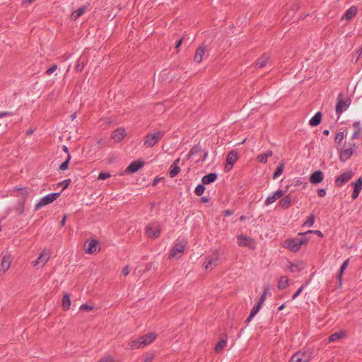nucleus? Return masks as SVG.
Returning <instances> with one entry per match:
<instances>
[{
	"label": "nucleus",
	"mask_w": 362,
	"mask_h": 362,
	"mask_svg": "<svg viewBox=\"0 0 362 362\" xmlns=\"http://www.w3.org/2000/svg\"><path fill=\"white\" fill-rule=\"evenodd\" d=\"M156 339V334L153 332L144 334L136 339L130 341L127 344V348L129 349H136L144 347Z\"/></svg>",
	"instance_id": "1"
},
{
	"label": "nucleus",
	"mask_w": 362,
	"mask_h": 362,
	"mask_svg": "<svg viewBox=\"0 0 362 362\" xmlns=\"http://www.w3.org/2000/svg\"><path fill=\"white\" fill-rule=\"evenodd\" d=\"M308 242V238L307 237H296L294 238L286 240L284 242V247L293 252H296L299 251L302 245L307 244Z\"/></svg>",
	"instance_id": "2"
},
{
	"label": "nucleus",
	"mask_w": 362,
	"mask_h": 362,
	"mask_svg": "<svg viewBox=\"0 0 362 362\" xmlns=\"http://www.w3.org/2000/svg\"><path fill=\"white\" fill-rule=\"evenodd\" d=\"M165 135L163 131H158L153 134H147L144 139V146L147 148L154 146Z\"/></svg>",
	"instance_id": "3"
},
{
	"label": "nucleus",
	"mask_w": 362,
	"mask_h": 362,
	"mask_svg": "<svg viewBox=\"0 0 362 362\" xmlns=\"http://www.w3.org/2000/svg\"><path fill=\"white\" fill-rule=\"evenodd\" d=\"M351 100L349 98L344 99V94L340 93L337 98V104L335 106L336 113L340 116L350 105Z\"/></svg>",
	"instance_id": "4"
},
{
	"label": "nucleus",
	"mask_w": 362,
	"mask_h": 362,
	"mask_svg": "<svg viewBox=\"0 0 362 362\" xmlns=\"http://www.w3.org/2000/svg\"><path fill=\"white\" fill-rule=\"evenodd\" d=\"M60 196L59 192H53L50 193L42 198L36 204L35 206V210L37 211L41 209L42 206L47 205L49 204L52 203L54 200H56Z\"/></svg>",
	"instance_id": "5"
},
{
	"label": "nucleus",
	"mask_w": 362,
	"mask_h": 362,
	"mask_svg": "<svg viewBox=\"0 0 362 362\" xmlns=\"http://www.w3.org/2000/svg\"><path fill=\"white\" fill-rule=\"evenodd\" d=\"M237 240L240 247H247L251 250H255L256 247L255 242L252 238L241 234L237 235Z\"/></svg>",
	"instance_id": "6"
},
{
	"label": "nucleus",
	"mask_w": 362,
	"mask_h": 362,
	"mask_svg": "<svg viewBox=\"0 0 362 362\" xmlns=\"http://www.w3.org/2000/svg\"><path fill=\"white\" fill-rule=\"evenodd\" d=\"M354 176V173L351 170L346 171L341 173L339 176L336 177L334 183L337 187H342L345 183L349 181Z\"/></svg>",
	"instance_id": "7"
},
{
	"label": "nucleus",
	"mask_w": 362,
	"mask_h": 362,
	"mask_svg": "<svg viewBox=\"0 0 362 362\" xmlns=\"http://www.w3.org/2000/svg\"><path fill=\"white\" fill-rule=\"evenodd\" d=\"M16 190L17 191H20L21 192V194L22 195L21 198H20L19 199V204L21 205V211L19 212V214H22L24 211V206H25V203L26 202V199H27V196L28 195V194H30L32 191V189L29 187H16L15 188Z\"/></svg>",
	"instance_id": "8"
},
{
	"label": "nucleus",
	"mask_w": 362,
	"mask_h": 362,
	"mask_svg": "<svg viewBox=\"0 0 362 362\" xmlns=\"http://www.w3.org/2000/svg\"><path fill=\"white\" fill-rule=\"evenodd\" d=\"M238 160V153L235 151H230L226 157V164L225 165V170L230 171L235 163Z\"/></svg>",
	"instance_id": "9"
},
{
	"label": "nucleus",
	"mask_w": 362,
	"mask_h": 362,
	"mask_svg": "<svg viewBox=\"0 0 362 362\" xmlns=\"http://www.w3.org/2000/svg\"><path fill=\"white\" fill-rule=\"evenodd\" d=\"M185 248V245L183 244L181 241L177 240L175 243V245L169 255V258H173L177 256L178 254H181L184 252Z\"/></svg>",
	"instance_id": "10"
},
{
	"label": "nucleus",
	"mask_w": 362,
	"mask_h": 362,
	"mask_svg": "<svg viewBox=\"0 0 362 362\" xmlns=\"http://www.w3.org/2000/svg\"><path fill=\"white\" fill-rule=\"evenodd\" d=\"M127 135L124 128L119 127L115 129L111 135V138L117 143L122 141Z\"/></svg>",
	"instance_id": "11"
},
{
	"label": "nucleus",
	"mask_w": 362,
	"mask_h": 362,
	"mask_svg": "<svg viewBox=\"0 0 362 362\" xmlns=\"http://www.w3.org/2000/svg\"><path fill=\"white\" fill-rule=\"evenodd\" d=\"M144 165V161L136 160L132 161L126 168V173H134L139 171Z\"/></svg>",
	"instance_id": "12"
},
{
	"label": "nucleus",
	"mask_w": 362,
	"mask_h": 362,
	"mask_svg": "<svg viewBox=\"0 0 362 362\" xmlns=\"http://www.w3.org/2000/svg\"><path fill=\"white\" fill-rule=\"evenodd\" d=\"M98 241L96 240H91L90 241H87L85 244V246L87 245L85 249L86 252L88 254H93L99 251L100 248H98Z\"/></svg>",
	"instance_id": "13"
},
{
	"label": "nucleus",
	"mask_w": 362,
	"mask_h": 362,
	"mask_svg": "<svg viewBox=\"0 0 362 362\" xmlns=\"http://www.w3.org/2000/svg\"><path fill=\"white\" fill-rule=\"evenodd\" d=\"M351 147L346 149H343L340 151L339 153V160L341 162H345L348 160L354 153V148L355 147V144H350Z\"/></svg>",
	"instance_id": "14"
},
{
	"label": "nucleus",
	"mask_w": 362,
	"mask_h": 362,
	"mask_svg": "<svg viewBox=\"0 0 362 362\" xmlns=\"http://www.w3.org/2000/svg\"><path fill=\"white\" fill-rule=\"evenodd\" d=\"M323 179H324V174H323V172L321 171L320 170L313 172L310 175V178H309L310 183H312L313 185H317V184L320 183L321 182H322Z\"/></svg>",
	"instance_id": "15"
},
{
	"label": "nucleus",
	"mask_w": 362,
	"mask_h": 362,
	"mask_svg": "<svg viewBox=\"0 0 362 362\" xmlns=\"http://www.w3.org/2000/svg\"><path fill=\"white\" fill-rule=\"evenodd\" d=\"M285 194V192L279 189L274 192L272 194H270L267 197V198L265 200L264 204L265 206H269L271 204L274 203L277 199L280 198L281 197L284 196Z\"/></svg>",
	"instance_id": "16"
},
{
	"label": "nucleus",
	"mask_w": 362,
	"mask_h": 362,
	"mask_svg": "<svg viewBox=\"0 0 362 362\" xmlns=\"http://www.w3.org/2000/svg\"><path fill=\"white\" fill-rule=\"evenodd\" d=\"M146 232L147 235L151 238H157L160 234V229L158 227L153 228L150 226L146 227Z\"/></svg>",
	"instance_id": "17"
},
{
	"label": "nucleus",
	"mask_w": 362,
	"mask_h": 362,
	"mask_svg": "<svg viewBox=\"0 0 362 362\" xmlns=\"http://www.w3.org/2000/svg\"><path fill=\"white\" fill-rule=\"evenodd\" d=\"M262 306V304L259 303V302H257V304L254 305V307L252 308V309L249 316L247 317V318L245 321V323L246 325L249 324V322L252 320V318L259 311V310L261 309Z\"/></svg>",
	"instance_id": "18"
},
{
	"label": "nucleus",
	"mask_w": 362,
	"mask_h": 362,
	"mask_svg": "<svg viewBox=\"0 0 362 362\" xmlns=\"http://www.w3.org/2000/svg\"><path fill=\"white\" fill-rule=\"evenodd\" d=\"M205 51L206 49L204 46H200L197 49L195 55L194 57V61L196 63L199 64L202 61Z\"/></svg>",
	"instance_id": "19"
},
{
	"label": "nucleus",
	"mask_w": 362,
	"mask_h": 362,
	"mask_svg": "<svg viewBox=\"0 0 362 362\" xmlns=\"http://www.w3.org/2000/svg\"><path fill=\"white\" fill-rule=\"evenodd\" d=\"M322 119V113L321 112H317L315 115L310 119L309 124L311 127H317L318 126Z\"/></svg>",
	"instance_id": "20"
},
{
	"label": "nucleus",
	"mask_w": 362,
	"mask_h": 362,
	"mask_svg": "<svg viewBox=\"0 0 362 362\" xmlns=\"http://www.w3.org/2000/svg\"><path fill=\"white\" fill-rule=\"evenodd\" d=\"M11 262L12 259L10 255H5L3 257L1 263V267L2 268L3 273H4L6 270L9 269Z\"/></svg>",
	"instance_id": "21"
},
{
	"label": "nucleus",
	"mask_w": 362,
	"mask_h": 362,
	"mask_svg": "<svg viewBox=\"0 0 362 362\" xmlns=\"http://www.w3.org/2000/svg\"><path fill=\"white\" fill-rule=\"evenodd\" d=\"M216 179L217 174L215 173H211L204 175L202 179V182L204 185H209L214 182Z\"/></svg>",
	"instance_id": "22"
},
{
	"label": "nucleus",
	"mask_w": 362,
	"mask_h": 362,
	"mask_svg": "<svg viewBox=\"0 0 362 362\" xmlns=\"http://www.w3.org/2000/svg\"><path fill=\"white\" fill-rule=\"evenodd\" d=\"M269 59V54H264L256 61L255 66L258 68H262L267 64Z\"/></svg>",
	"instance_id": "23"
},
{
	"label": "nucleus",
	"mask_w": 362,
	"mask_h": 362,
	"mask_svg": "<svg viewBox=\"0 0 362 362\" xmlns=\"http://www.w3.org/2000/svg\"><path fill=\"white\" fill-rule=\"evenodd\" d=\"M357 11V8L355 6H352L348 10H346L344 14L343 18H346V20H351L356 16Z\"/></svg>",
	"instance_id": "24"
},
{
	"label": "nucleus",
	"mask_w": 362,
	"mask_h": 362,
	"mask_svg": "<svg viewBox=\"0 0 362 362\" xmlns=\"http://www.w3.org/2000/svg\"><path fill=\"white\" fill-rule=\"evenodd\" d=\"M291 202V196L286 195L279 202V204L284 209H287L290 207Z\"/></svg>",
	"instance_id": "25"
},
{
	"label": "nucleus",
	"mask_w": 362,
	"mask_h": 362,
	"mask_svg": "<svg viewBox=\"0 0 362 362\" xmlns=\"http://www.w3.org/2000/svg\"><path fill=\"white\" fill-rule=\"evenodd\" d=\"M349 263V259H346L341 265V267L339 269V271L337 274V279L339 281V285L341 284V279H342V274L344 272V270L347 268Z\"/></svg>",
	"instance_id": "26"
},
{
	"label": "nucleus",
	"mask_w": 362,
	"mask_h": 362,
	"mask_svg": "<svg viewBox=\"0 0 362 362\" xmlns=\"http://www.w3.org/2000/svg\"><path fill=\"white\" fill-rule=\"evenodd\" d=\"M298 354L300 355V359L303 362H309L312 358V353L309 351H297Z\"/></svg>",
	"instance_id": "27"
},
{
	"label": "nucleus",
	"mask_w": 362,
	"mask_h": 362,
	"mask_svg": "<svg viewBox=\"0 0 362 362\" xmlns=\"http://www.w3.org/2000/svg\"><path fill=\"white\" fill-rule=\"evenodd\" d=\"M273 155L272 151H267L266 153L259 155L257 157V160L260 163H266L267 162V159L269 157H271Z\"/></svg>",
	"instance_id": "28"
},
{
	"label": "nucleus",
	"mask_w": 362,
	"mask_h": 362,
	"mask_svg": "<svg viewBox=\"0 0 362 362\" xmlns=\"http://www.w3.org/2000/svg\"><path fill=\"white\" fill-rule=\"evenodd\" d=\"M86 10V6H85L78 8L71 13V19L76 21L85 13Z\"/></svg>",
	"instance_id": "29"
},
{
	"label": "nucleus",
	"mask_w": 362,
	"mask_h": 362,
	"mask_svg": "<svg viewBox=\"0 0 362 362\" xmlns=\"http://www.w3.org/2000/svg\"><path fill=\"white\" fill-rule=\"evenodd\" d=\"M49 259V256L48 254L46 253H41L38 258L36 259L35 263L33 264L34 266H35L37 264L42 263V264H45Z\"/></svg>",
	"instance_id": "30"
},
{
	"label": "nucleus",
	"mask_w": 362,
	"mask_h": 362,
	"mask_svg": "<svg viewBox=\"0 0 362 362\" xmlns=\"http://www.w3.org/2000/svg\"><path fill=\"white\" fill-rule=\"evenodd\" d=\"M288 286V279L287 277L281 276L278 282V288L284 290Z\"/></svg>",
	"instance_id": "31"
},
{
	"label": "nucleus",
	"mask_w": 362,
	"mask_h": 362,
	"mask_svg": "<svg viewBox=\"0 0 362 362\" xmlns=\"http://www.w3.org/2000/svg\"><path fill=\"white\" fill-rule=\"evenodd\" d=\"M62 308L64 310H68L71 306V300L69 295L66 293L62 298Z\"/></svg>",
	"instance_id": "32"
},
{
	"label": "nucleus",
	"mask_w": 362,
	"mask_h": 362,
	"mask_svg": "<svg viewBox=\"0 0 362 362\" xmlns=\"http://www.w3.org/2000/svg\"><path fill=\"white\" fill-rule=\"evenodd\" d=\"M201 151H202V147L199 144L193 146L187 156V159H189V158H191L193 156L197 155V153H199Z\"/></svg>",
	"instance_id": "33"
},
{
	"label": "nucleus",
	"mask_w": 362,
	"mask_h": 362,
	"mask_svg": "<svg viewBox=\"0 0 362 362\" xmlns=\"http://www.w3.org/2000/svg\"><path fill=\"white\" fill-rule=\"evenodd\" d=\"M284 168V163H280L273 174V179L275 180V179L278 178L283 173Z\"/></svg>",
	"instance_id": "34"
},
{
	"label": "nucleus",
	"mask_w": 362,
	"mask_h": 362,
	"mask_svg": "<svg viewBox=\"0 0 362 362\" xmlns=\"http://www.w3.org/2000/svg\"><path fill=\"white\" fill-rule=\"evenodd\" d=\"M180 168L179 166H173L170 165V170H169V176L171 178L175 177L177 176L179 173L180 172Z\"/></svg>",
	"instance_id": "35"
},
{
	"label": "nucleus",
	"mask_w": 362,
	"mask_h": 362,
	"mask_svg": "<svg viewBox=\"0 0 362 362\" xmlns=\"http://www.w3.org/2000/svg\"><path fill=\"white\" fill-rule=\"evenodd\" d=\"M315 221V216L313 214H311L307 218V220L303 223V226L311 227L313 226Z\"/></svg>",
	"instance_id": "36"
},
{
	"label": "nucleus",
	"mask_w": 362,
	"mask_h": 362,
	"mask_svg": "<svg viewBox=\"0 0 362 362\" xmlns=\"http://www.w3.org/2000/svg\"><path fill=\"white\" fill-rule=\"evenodd\" d=\"M218 261V258H214L209 260L207 262L204 264V268L206 269H212L214 267L217 265V262Z\"/></svg>",
	"instance_id": "37"
},
{
	"label": "nucleus",
	"mask_w": 362,
	"mask_h": 362,
	"mask_svg": "<svg viewBox=\"0 0 362 362\" xmlns=\"http://www.w3.org/2000/svg\"><path fill=\"white\" fill-rule=\"evenodd\" d=\"M351 185L354 186V190L361 192L362 189V178L361 177H358L355 182H351Z\"/></svg>",
	"instance_id": "38"
},
{
	"label": "nucleus",
	"mask_w": 362,
	"mask_h": 362,
	"mask_svg": "<svg viewBox=\"0 0 362 362\" xmlns=\"http://www.w3.org/2000/svg\"><path fill=\"white\" fill-rule=\"evenodd\" d=\"M344 336V332H334L329 337V341H335L339 339H341Z\"/></svg>",
	"instance_id": "39"
},
{
	"label": "nucleus",
	"mask_w": 362,
	"mask_h": 362,
	"mask_svg": "<svg viewBox=\"0 0 362 362\" xmlns=\"http://www.w3.org/2000/svg\"><path fill=\"white\" fill-rule=\"evenodd\" d=\"M226 345V341L224 339H221L220 341H218V343L215 346V348H214L215 351L216 353L221 352Z\"/></svg>",
	"instance_id": "40"
},
{
	"label": "nucleus",
	"mask_w": 362,
	"mask_h": 362,
	"mask_svg": "<svg viewBox=\"0 0 362 362\" xmlns=\"http://www.w3.org/2000/svg\"><path fill=\"white\" fill-rule=\"evenodd\" d=\"M70 160H71V155L69 154L67 156L66 159L63 163H62L61 165H59V170H62V171L67 170L69 168V164Z\"/></svg>",
	"instance_id": "41"
},
{
	"label": "nucleus",
	"mask_w": 362,
	"mask_h": 362,
	"mask_svg": "<svg viewBox=\"0 0 362 362\" xmlns=\"http://www.w3.org/2000/svg\"><path fill=\"white\" fill-rule=\"evenodd\" d=\"M269 292V286H264V289H263V292H262L258 302L263 305V303L266 299L267 295Z\"/></svg>",
	"instance_id": "42"
},
{
	"label": "nucleus",
	"mask_w": 362,
	"mask_h": 362,
	"mask_svg": "<svg viewBox=\"0 0 362 362\" xmlns=\"http://www.w3.org/2000/svg\"><path fill=\"white\" fill-rule=\"evenodd\" d=\"M205 189L206 188H205L204 185L203 183L202 184H199L196 187V188H195L194 193L197 196H201V195H202L204 194Z\"/></svg>",
	"instance_id": "43"
},
{
	"label": "nucleus",
	"mask_w": 362,
	"mask_h": 362,
	"mask_svg": "<svg viewBox=\"0 0 362 362\" xmlns=\"http://www.w3.org/2000/svg\"><path fill=\"white\" fill-rule=\"evenodd\" d=\"M344 137V132H339L336 134L334 141L337 144H340Z\"/></svg>",
	"instance_id": "44"
},
{
	"label": "nucleus",
	"mask_w": 362,
	"mask_h": 362,
	"mask_svg": "<svg viewBox=\"0 0 362 362\" xmlns=\"http://www.w3.org/2000/svg\"><path fill=\"white\" fill-rule=\"evenodd\" d=\"M154 357V353H147L144 357L143 362H152Z\"/></svg>",
	"instance_id": "45"
},
{
	"label": "nucleus",
	"mask_w": 362,
	"mask_h": 362,
	"mask_svg": "<svg viewBox=\"0 0 362 362\" xmlns=\"http://www.w3.org/2000/svg\"><path fill=\"white\" fill-rule=\"evenodd\" d=\"M300 355L298 354V353H295L291 358L288 362H303V361L300 359Z\"/></svg>",
	"instance_id": "46"
},
{
	"label": "nucleus",
	"mask_w": 362,
	"mask_h": 362,
	"mask_svg": "<svg viewBox=\"0 0 362 362\" xmlns=\"http://www.w3.org/2000/svg\"><path fill=\"white\" fill-rule=\"evenodd\" d=\"M98 362H115V358L112 356L108 355L100 358Z\"/></svg>",
	"instance_id": "47"
},
{
	"label": "nucleus",
	"mask_w": 362,
	"mask_h": 362,
	"mask_svg": "<svg viewBox=\"0 0 362 362\" xmlns=\"http://www.w3.org/2000/svg\"><path fill=\"white\" fill-rule=\"evenodd\" d=\"M110 177V174L109 173H100L98 179L101 180H105Z\"/></svg>",
	"instance_id": "48"
},
{
	"label": "nucleus",
	"mask_w": 362,
	"mask_h": 362,
	"mask_svg": "<svg viewBox=\"0 0 362 362\" xmlns=\"http://www.w3.org/2000/svg\"><path fill=\"white\" fill-rule=\"evenodd\" d=\"M305 285H302L296 291V293L292 296L291 298L292 300H294L296 299L301 293L302 291H303V289L305 288Z\"/></svg>",
	"instance_id": "49"
},
{
	"label": "nucleus",
	"mask_w": 362,
	"mask_h": 362,
	"mask_svg": "<svg viewBox=\"0 0 362 362\" xmlns=\"http://www.w3.org/2000/svg\"><path fill=\"white\" fill-rule=\"evenodd\" d=\"M93 309V306L88 305L86 303L82 304L80 307L81 310L86 311V312L92 310Z\"/></svg>",
	"instance_id": "50"
},
{
	"label": "nucleus",
	"mask_w": 362,
	"mask_h": 362,
	"mask_svg": "<svg viewBox=\"0 0 362 362\" xmlns=\"http://www.w3.org/2000/svg\"><path fill=\"white\" fill-rule=\"evenodd\" d=\"M57 65L54 64L46 71V74L47 75H50L52 73H54L57 70Z\"/></svg>",
	"instance_id": "51"
},
{
	"label": "nucleus",
	"mask_w": 362,
	"mask_h": 362,
	"mask_svg": "<svg viewBox=\"0 0 362 362\" xmlns=\"http://www.w3.org/2000/svg\"><path fill=\"white\" fill-rule=\"evenodd\" d=\"M292 267L296 268V269L298 271H300V270L303 269V267L301 266V264H291V266H290L289 269H290V271L291 272H295L294 269H292Z\"/></svg>",
	"instance_id": "52"
},
{
	"label": "nucleus",
	"mask_w": 362,
	"mask_h": 362,
	"mask_svg": "<svg viewBox=\"0 0 362 362\" xmlns=\"http://www.w3.org/2000/svg\"><path fill=\"white\" fill-rule=\"evenodd\" d=\"M13 115H14V113L12 112H8V111L1 112L0 111V118H3L5 117H8V116H13Z\"/></svg>",
	"instance_id": "53"
},
{
	"label": "nucleus",
	"mask_w": 362,
	"mask_h": 362,
	"mask_svg": "<svg viewBox=\"0 0 362 362\" xmlns=\"http://www.w3.org/2000/svg\"><path fill=\"white\" fill-rule=\"evenodd\" d=\"M70 183H71V180L70 179H67V180H63L61 183H59V185H63V189H66V187H69Z\"/></svg>",
	"instance_id": "54"
},
{
	"label": "nucleus",
	"mask_w": 362,
	"mask_h": 362,
	"mask_svg": "<svg viewBox=\"0 0 362 362\" xmlns=\"http://www.w3.org/2000/svg\"><path fill=\"white\" fill-rule=\"evenodd\" d=\"M34 1H35V0H23L22 2H21V6L23 7H27L30 4L33 3Z\"/></svg>",
	"instance_id": "55"
},
{
	"label": "nucleus",
	"mask_w": 362,
	"mask_h": 362,
	"mask_svg": "<svg viewBox=\"0 0 362 362\" xmlns=\"http://www.w3.org/2000/svg\"><path fill=\"white\" fill-rule=\"evenodd\" d=\"M84 68V66H83V63H80L79 61L77 62V64L76 65V70L77 71H79L81 72Z\"/></svg>",
	"instance_id": "56"
},
{
	"label": "nucleus",
	"mask_w": 362,
	"mask_h": 362,
	"mask_svg": "<svg viewBox=\"0 0 362 362\" xmlns=\"http://www.w3.org/2000/svg\"><path fill=\"white\" fill-rule=\"evenodd\" d=\"M353 127L355 129V131H361V124L359 121L354 122L353 124Z\"/></svg>",
	"instance_id": "57"
},
{
	"label": "nucleus",
	"mask_w": 362,
	"mask_h": 362,
	"mask_svg": "<svg viewBox=\"0 0 362 362\" xmlns=\"http://www.w3.org/2000/svg\"><path fill=\"white\" fill-rule=\"evenodd\" d=\"M233 214V210L226 209L222 211V215L224 216H230Z\"/></svg>",
	"instance_id": "58"
},
{
	"label": "nucleus",
	"mask_w": 362,
	"mask_h": 362,
	"mask_svg": "<svg viewBox=\"0 0 362 362\" xmlns=\"http://www.w3.org/2000/svg\"><path fill=\"white\" fill-rule=\"evenodd\" d=\"M361 135V131H355L354 134H352L351 139H358L360 137Z\"/></svg>",
	"instance_id": "59"
},
{
	"label": "nucleus",
	"mask_w": 362,
	"mask_h": 362,
	"mask_svg": "<svg viewBox=\"0 0 362 362\" xmlns=\"http://www.w3.org/2000/svg\"><path fill=\"white\" fill-rule=\"evenodd\" d=\"M326 194V191L325 189H317V195L320 197H323Z\"/></svg>",
	"instance_id": "60"
},
{
	"label": "nucleus",
	"mask_w": 362,
	"mask_h": 362,
	"mask_svg": "<svg viewBox=\"0 0 362 362\" xmlns=\"http://www.w3.org/2000/svg\"><path fill=\"white\" fill-rule=\"evenodd\" d=\"M313 230H309L305 233H299L298 234V236H301V237H306L305 235H308V234H310V233H313Z\"/></svg>",
	"instance_id": "61"
},
{
	"label": "nucleus",
	"mask_w": 362,
	"mask_h": 362,
	"mask_svg": "<svg viewBox=\"0 0 362 362\" xmlns=\"http://www.w3.org/2000/svg\"><path fill=\"white\" fill-rule=\"evenodd\" d=\"M122 274L124 276H127L129 274V267L128 266H126L125 267L123 268L122 269Z\"/></svg>",
	"instance_id": "62"
},
{
	"label": "nucleus",
	"mask_w": 362,
	"mask_h": 362,
	"mask_svg": "<svg viewBox=\"0 0 362 362\" xmlns=\"http://www.w3.org/2000/svg\"><path fill=\"white\" fill-rule=\"evenodd\" d=\"M359 194H360V192L356 191V190H354L352 192V194H351V198L353 199H356L358 197Z\"/></svg>",
	"instance_id": "63"
},
{
	"label": "nucleus",
	"mask_w": 362,
	"mask_h": 362,
	"mask_svg": "<svg viewBox=\"0 0 362 362\" xmlns=\"http://www.w3.org/2000/svg\"><path fill=\"white\" fill-rule=\"evenodd\" d=\"M182 42V38H180L179 40H177L176 42L175 48L178 49L181 46Z\"/></svg>",
	"instance_id": "64"
}]
</instances>
